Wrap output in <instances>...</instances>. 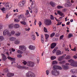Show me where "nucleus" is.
Masks as SVG:
<instances>
[{
  "mask_svg": "<svg viewBox=\"0 0 77 77\" xmlns=\"http://www.w3.org/2000/svg\"><path fill=\"white\" fill-rule=\"evenodd\" d=\"M18 19H21V18H24V16L23 14H19L17 16Z\"/></svg>",
  "mask_w": 77,
  "mask_h": 77,
  "instance_id": "nucleus-14",
  "label": "nucleus"
},
{
  "mask_svg": "<svg viewBox=\"0 0 77 77\" xmlns=\"http://www.w3.org/2000/svg\"><path fill=\"white\" fill-rule=\"evenodd\" d=\"M11 35H14V34H15V31H12L11 32Z\"/></svg>",
  "mask_w": 77,
  "mask_h": 77,
  "instance_id": "nucleus-54",
  "label": "nucleus"
},
{
  "mask_svg": "<svg viewBox=\"0 0 77 77\" xmlns=\"http://www.w3.org/2000/svg\"><path fill=\"white\" fill-rule=\"evenodd\" d=\"M37 60L38 62H39V57H37Z\"/></svg>",
  "mask_w": 77,
  "mask_h": 77,
  "instance_id": "nucleus-62",
  "label": "nucleus"
},
{
  "mask_svg": "<svg viewBox=\"0 0 77 77\" xmlns=\"http://www.w3.org/2000/svg\"><path fill=\"white\" fill-rule=\"evenodd\" d=\"M57 62L56 61H53L52 63V65H54V64H57Z\"/></svg>",
  "mask_w": 77,
  "mask_h": 77,
  "instance_id": "nucleus-39",
  "label": "nucleus"
},
{
  "mask_svg": "<svg viewBox=\"0 0 77 77\" xmlns=\"http://www.w3.org/2000/svg\"><path fill=\"white\" fill-rule=\"evenodd\" d=\"M53 70L51 71V73L53 75H58L59 74V71H57L56 69H62V67L59 66L54 65L53 66Z\"/></svg>",
  "mask_w": 77,
  "mask_h": 77,
  "instance_id": "nucleus-1",
  "label": "nucleus"
},
{
  "mask_svg": "<svg viewBox=\"0 0 77 77\" xmlns=\"http://www.w3.org/2000/svg\"><path fill=\"white\" fill-rule=\"evenodd\" d=\"M31 38L33 40H34V41H35V39H36V37L35 35H33L31 36Z\"/></svg>",
  "mask_w": 77,
  "mask_h": 77,
  "instance_id": "nucleus-32",
  "label": "nucleus"
},
{
  "mask_svg": "<svg viewBox=\"0 0 77 77\" xmlns=\"http://www.w3.org/2000/svg\"><path fill=\"white\" fill-rule=\"evenodd\" d=\"M17 68H19V69H21V68H23V69H27V68H27L25 66H21L19 65L17 66Z\"/></svg>",
  "mask_w": 77,
  "mask_h": 77,
  "instance_id": "nucleus-10",
  "label": "nucleus"
},
{
  "mask_svg": "<svg viewBox=\"0 0 77 77\" xmlns=\"http://www.w3.org/2000/svg\"><path fill=\"white\" fill-rule=\"evenodd\" d=\"M14 21L15 22H19L20 21V20L16 19L14 20Z\"/></svg>",
  "mask_w": 77,
  "mask_h": 77,
  "instance_id": "nucleus-57",
  "label": "nucleus"
},
{
  "mask_svg": "<svg viewBox=\"0 0 77 77\" xmlns=\"http://www.w3.org/2000/svg\"><path fill=\"white\" fill-rule=\"evenodd\" d=\"M50 18L51 20H54V17L52 15H51L50 16Z\"/></svg>",
  "mask_w": 77,
  "mask_h": 77,
  "instance_id": "nucleus-44",
  "label": "nucleus"
},
{
  "mask_svg": "<svg viewBox=\"0 0 77 77\" xmlns=\"http://www.w3.org/2000/svg\"><path fill=\"white\" fill-rule=\"evenodd\" d=\"M73 58L74 59H77V56L76 55H74L73 57Z\"/></svg>",
  "mask_w": 77,
  "mask_h": 77,
  "instance_id": "nucleus-61",
  "label": "nucleus"
},
{
  "mask_svg": "<svg viewBox=\"0 0 77 77\" xmlns=\"http://www.w3.org/2000/svg\"><path fill=\"white\" fill-rule=\"evenodd\" d=\"M5 6L6 7V9H7L9 10L10 9L9 6V3H6Z\"/></svg>",
  "mask_w": 77,
  "mask_h": 77,
  "instance_id": "nucleus-20",
  "label": "nucleus"
},
{
  "mask_svg": "<svg viewBox=\"0 0 77 77\" xmlns=\"http://www.w3.org/2000/svg\"><path fill=\"white\" fill-rule=\"evenodd\" d=\"M17 57H19V58H20V57H22V55L21 54H18L17 55Z\"/></svg>",
  "mask_w": 77,
  "mask_h": 77,
  "instance_id": "nucleus-51",
  "label": "nucleus"
},
{
  "mask_svg": "<svg viewBox=\"0 0 77 77\" xmlns=\"http://www.w3.org/2000/svg\"><path fill=\"white\" fill-rule=\"evenodd\" d=\"M63 38V35H61L60 38V40L62 39Z\"/></svg>",
  "mask_w": 77,
  "mask_h": 77,
  "instance_id": "nucleus-55",
  "label": "nucleus"
},
{
  "mask_svg": "<svg viewBox=\"0 0 77 77\" xmlns=\"http://www.w3.org/2000/svg\"><path fill=\"white\" fill-rule=\"evenodd\" d=\"M3 26L2 25V24H0V29H3Z\"/></svg>",
  "mask_w": 77,
  "mask_h": 77,
  "instance_id": "nucleus-53",
  "label": "nucleus"
},
{
  "mask_svg": "<svg viewBox=\"0 0 77 77\" xmlns=\"http://www.w3.org/2000/svg\"><path fill=\"white\" fill-rule=\"evenodd\" d=\"M22 63H23L24 65H26L27 63H27L26 61H23Z\"/></svg>",
  "mask_w": 77,
  "mask_h": 77,
  "instance_id": "nucleus-48",
  "label": "nucleus"
},
{
  "mask_svg": "<svg viewBox=\"0 0 77 77\" xmlns=\"http://www.w3.org/2000/svg\"><path fill=\"white\" fill-rule=\"evenodd\" d=\"M30 28H26L25 29V30H26V31H27V32H29V31L30 30Z\"/></svg>",
  "mask_w": 77,
  "mask_h": 77,
  "instance_id": "nucleus-56",
  "label": "nucleus"
},
{
  "mask_svg": "<svg viewBox=\"0 0 77 77\" xmlns=\"http://www.w3.org/2000/svg\"><path fill=\"white\" fill-rule=\"evenodd\" d=\"M4 72H8V69H5L4 70Z\"/></svg>",
  "mask_w": 77,
  "mask_h": 77,
  "instance_id": "nucleus-46",
  "label": "nucleus"
},
{
  "mask_svg": "<svg viewBox=\"0 0 77 77\" xmlns=\"http://www.w3.org/2000/svg\"><path fill=\"white\" fill-rule=\"evenodd\" d=\"M45 39H46L45 42H47V41H48V40H47V39H48V38H49V35L47 34H45Z\"/></svg>",
  "mask_w": 77,
  "mask_h": 77,
  "instance_id": "nucleus-22",
  "label": "nucleus"
},
{
  "mask_svg": "<svg viewBox=\"0 0 77 77\" xmlns=\"http://www.w3.org/2000/svg\"><path fill=\"white\" fill-rule=\"evenodd\" d=\"M44 32H47V29L45 27H44Z\"/></svg>",
  "mask_w": 77,
  "mask_h": 77,
  "instance_id": "nucleus-49",
  "label": "nucleus"
},
{
  "mask_svg": "<svg viewBox=\"0 0 77 77\" xmlns=\"http://www.w3.org/2000/svg\"><path fill=\"white\" fill-rule=\"evenodd\" d=\"M26 13L25 14V15H26L27 16V15H29V11L28 10H26Z\"/></svg>",
  "mask_w": 77,
  "mask_h": 77,
  "instance_id": "nucleus-47",
  "label": "nucleus"
},
{
  "mask_svg": "<svg viewBox=\"0 0 77 77\" xmlns=\"http://www.w3.org/2000/svg\"><path fill=\"white\" fill-rule=\"evenodd\" d=\"M20 35H21V33L18 32L16 33L15 35L17 36H19Z\"/></svg>",
  "mask_w": 77,
  "mask_h": 77,
  "instance_id": "nucleus-37",
  "label": "nucleus"
},
{
  "mask_svg": "<svg viewBox=\"0 0 77 77\" xmlns=\"http://www.w3.org/2000/svg\"><path fill=\"white\" fill-rule=\"evenodd\" d=\"M50 5L52 7H55L56 6V3L53 2V1H51L50 2Z\"/></svg>",
  "mask_w": 77,
  "mask_h": 77,
  "instance_id": "nucleus-15",
  "label": "nucleus"
},
{
  "mask_svg": "<svg viewBox=\"0 0 77 77\" xmlns=\"http://www.w3.org/2000/svg\"><path fill=\"white\" fill-rule=\"evenodd\" d=\"M57 12L59 15H60L61 16H63V13L61 12L60 11H57Z\"/></svg>",
  "mask_w": 77,
  "mask_h": 77,
  "instance_id": "nucleus-23",
  "label": "nucleus"
},
{
  "mask_svg": "<svg viewBox=\"0 0 77 77\" xmlns=\"http://www.w3.org/2000/svg\"><path fill=\"white\" fill-rule=\"evenodd\" d=\"M14 28H19L20 27V25L18 24H16L14 25Z\"/></svg>",
  "mask_w": 77,
  "mask_h": 77,
  "instance_id": "nucleus-25",
  "label": "nucleus"
},
{
  "mask_svg": "<svg viewBox=\"0 0 77 77\" xmlns=\"http://www.w3.org/2000/svg\"><path fill=\"white\" fill-rule=\"evenodd\" d=\"M56 46V43H53L51 44V48L52 49L54 48Z\"/></svg>",
  "mask_w": 77,
  "mask_h": 77,
  "instance_id": "nucleus-9",
  "label": "nucleus"
},
{
  "mask_svg": "<svg viewBox=\"0 0 77 77\" xmlns=\"http://www.w3.org/2000/svg\"><path fill=\"white\" fill-rule=\"evenodd\" d=\"M29 49H30V50H35V47L33 45H30L29 46Z\"/></svg>",
  "mask_w": 77,
  "mask_h": 77,
  "instance_id": "nucleus-12",
  "label": "nucleus"
},
{
  "mask_svg": "<svg viewBox=\"0 0 77 77\" xmlns=\"http://www.w3.org/2000/svg\"><path fill=\"white\" fill-rule=\"evenodd\" d=\"M69 23H70V22L68 21V22H67L66 24V25H69Z\"/></svg>",
  "mask_w": 77,
  "mask_h": 77,
  "instance_id": "nucleus-63",
  "label": "nucleus"
},
{
  "mask_svg": "<svg viewBox=\"0 0 77 77\" xmlns=\"http://www.w3.org/2000/svg\"><path fill=\"white\" fill-rule=\"evenodd\" d=\"M63 68L64 69H68L69 67L66 65H62Z\"/></svg>",
  "mask_w": 77,
  "mask_h": 77,
  "instance_id": "nucleus-13",
  "label": "nucleus"
},
{
  "mask_svg": "<svg viewBox=\"0 0 77 77\" xmlns=\"http://www.w3.org/2000/svg\"><path fill=\"white\" fill-rule=\"evenodd\" d=\"M15 37H11L10 38V41H15Z\"/></svg>",
  "mask_w": 77,
  "mask_h": 77,
  "instance_id": "nucleus-29",
  "label": "nucleus"
},
{
  "mask_svg": "<svg viewBox=\"0 0 77 77\" xmlns=\"http://www.w3.org/2000/svg\"><path fill=\"white\" fill-rule=\"evenodd\" d=\"M26 75L27 77H35V75L31 72H29L27 73L26 74Z\"/></svg>",
  "mask_w": 77,
  "mask_h": 77,
  "instance_id": "nucleus-3",
  "label": "nucleus"
},
{
  "mask_svg": "<svg viewBox=\"0 0 77 77\" xmlns=\"http://www.w3.org/2000/svg\"><path fill=\"white\" fill-rule=\"evenodd\" d=\"M41 38H42V42L43 43L44 42V37L42 35H41Z\"/></svg>",
  "mask_w": 77,
  "mask_h": 77,
  "instance_id": "nucleus-31",
  "label": "nucleus"
},
{
  "mask_svg": "<svg viewBox=\"0 0 77 77\" xmlns=\"http://www.w3.org/2000/svg\"><path fill=\"white\" fill-rule=\"evenodd\" d=\"M72 36V34L71 33L69 34L68 35V38H71Z\"/></svg>",
  "mask_w": 77,
  "mask_h": 77,
  "instance_id": "nucleus-43",
  "label": "nucleus"
},
{
  "mask_svg": "<svg viewBox=\"0 0 77 77\" xmlns=\"http://www.w3.org/2000/svg\"><path fill=\"white\" fill-rule=\"evenodd\" d=\"M57 49H58V48H57V47H56L54 49V50H53V51H52L53 53L54 54L55 53V52L56 51Z\"/></svg>",
  "mask_w": 77,
  "mask_h": 77,
  "instance_id": "nucleus-26",
  "label": "nucleus"
},
{
  "mask_svg": "<svg viewBox=\"0 0 77 77\" xmlns=\"http://www.w3.org/2000/svg\"><path fill=\"white\" fill-rule=\"evenodd\" d=\"M35 3V1H32V3H31V7H32L33 6V5H34Z\"/></svg>",
  "mask_w": 77,
  "mask_h": 77,
  "instance_id": "nucleus-42",
  "label": "nucleus"
},
{
  "mask_svg": "<svg viewBox=\"0 0 77 77\" xmlns=\"http://www.w3.org/2000/svg\"><path fill=\"white\" fill-rule=\"evenodd\" d=\"M59 33H57L55 34V36H56V37H59Z\"/></svg>",
  "mask_w": 77,
  "mask_h": 77,
  "instance_id": "nucleus-60",
  "label": "nucleus"
},
{
  "mask_svg": "<svg viewBox=\"0 0 77 77\" xmlns=\"http://www.w3.org/2000/svg\"><path fill=\"white\" fill-rule=\"evenodd\" d=\"M46 72L47 75H48L49 74V71H48V70H46Z\"/></svg>",
  "mask_w": 77,
  "mask_h": 77,
  "instance_id": "nucleus-52",
  "label": "nucleus"
},
{
  "mask_svg": "<svg viewBox=\"0 0 77 77\" xmlns=\"http://www.w3.org/2000/svg\"><path fill=\"white\" fill-rule=\"evenodd\" d=\"M38 24L39 25V27H41V26L42 25V23H41V22L39 21Z\"/></svg>",
  "mask_w": 77,
  "mask_h": 77,
  "instance_id": "nucleus-50",
  "label": "nucleus"
},
{
  "mask_svg": "<svg viewBox=\"0 0 77 77\" xmlns=\"http://www.w3.org/2000/svg\"><path fill=\"white\" fill-rule=\"evenodd\" d=\"M4 39H5V38H4V37L2 36H0V42H2V41H3L4 40Z\"/></svg>",
  "mask_w": 77,
  "mask_h": 77,
  "instance_id": "nucleus-28",
  "label": "nucleus"
},
{
  "mask_svg": "<svg viewBox=\"0 0 77 77\" xmlns=\"http://www.w3.org/2000/svg\"><path fill=\"white\" fill-rule=\"evenodd\" d=\"M20 42V40H16L15 42V44H19Z\"/></svg>",
  "mask_w": 77,
  "mask_h": 77,
  "instance_id": "nucleus-30",
  "label": "nucleus"
},
{
  "mask_svg": "<svg viewBox=\"0 0 77 77\" xmlns=\"http://www.w3.org/2000/svg\"><path fill=\"white\" fill-rule=\"evenodd\" d=\"M59 63L60 64H61V65L64 64V63H65V61L64 60L62 61H60L59 62Z\"/></svg>",
  "mask_w": 77,
  "mask_h": 77,
  "instance_id": "nucleus-33",
  "label": "nucleus"
},
{
  "mask_svg": "<svg viewBox=\"0 0 77 77\" xmlns=\"http://www.w3.org/2000/svg\"><path fill=\"white\" fill-rule=\"evenodd\" d=\"M57 9H61V8H63V6L60 5H58L57 7Z\"/></svg>",
  "mask_w": 77,
  "mask_h": 77,
  "instance_id": "nucleus-41",
  "label": "nucleus"
},
{
  "mask_svg": "<svg viewBox=\"0 0 77 77\" xmlns=\"http://www.w3.org/2000/svg\"><path fill=\"white\" fill-rule=\"evenodd\" d=\"M7 58L11 61H15V58H12L9 56Z\"/></svg>",
  "mask_w": 77,
  "mask_h": 77,
  "instance_id": "nucleus-21",
  "label": "nucleus"
},
{
  "mask_svg": "<svg viewBox=\"0 0 77 77\" xmlns=\"http://www.w3.org/2000/svg\"><path fill=\"white\" fill-rule=\"evenodd\" d=\"M68 62H70V65L73 66L77 67V62H75L72 59H70L68 60Z\"/></svg>",
  "mask_w": 77,
  "mask_h": 77,
  "instance_id": "nucleus-2",
  "label": "nucleus"
},
{
  "mask_svg": "<svg viewBox=\"0 0 77 77\" xmlns=\"http://www.w3.org/2000/svg\"><path fill=\"white\" fill-rule=\"evenodd\" d=\"M1 10L2 11V12L4 13V12L5 11V8L4 7H3L1 9Z\"/></svg>",
  "mask_w": 77,
  "mask_h": 77,
  "instance_id": "nucleus-38",
  "label": "nucleus"
},
{
  "mask_svg": "<svg viewBox=\"0 0 77 77\" xmlns=\"http://www.w3.org/2000/svg\"><path fill=\"white\" fill-rule=\"evenodd\" d=\"M63 59V56L60 57L59 58H58V60L59 61H61V60H62Z\"/></svg>",
  "mask_w": 77,
  "mask_h": 77,
  "instance_id": "nucleus-27",
  "label": "nucleus"
},
{
  "mask_svg": "<svg viewBox=\"0 0 77 77\" xmlns=\"http://www.w3.org/2000/svg\"><path fill=\"white\" fill-rule=\"evenodd\" d=\"M25 20H26V19L25 18V19H23V21L20 22L21 24H23V25H26L27 23L26 22H25Z\"/></svg>",
  "mask_w": 77,
  "mask_h": 77,
  "instance_id": "nucleus-18",
  "label": "nucleus"
},
{
  "mask_svg": "<svg viewBox=\"0 0 77 77\" xmlns=\"http://www.w3.org/2000/svg\"><path fill=\"white\" fill-rule=\"evenodd\" d=\"M45 23L46 26H50L51 24V21L49 19H46L45 21Z\"/></svg>",
  "mask_w": 77,
  "mask_h": 77,
  "instance_id": "nucleus-4",
  "label": "nucleus"
},
{
  "mask_svg": "<svg viewBox=\"0 0 77 77\" xmlns=\"http://www.w3.org/2000/svg\"><path fill=\"white\" fill-rule=\"evenodd\" d=\"M14 24H11L9 25V28L10 29H12L13 28V27H14Z\"/></svg>",
  "mask_w": 77,
  "mask_h": 77,
  "instance_id": "nucleus-36",
  "label": "nucleus"
},
{
  "mask_svg": "<svg viewBox=\"0 0 77 77\" xmlns=\"http://www.w3.org/2000/svg\"><path fill=\"white\" fill-rule=\"evenodd\" d=\"M56 55H60L61 54V51L59 50H57L56 52Z\"/></svg>",
  "mask_w": 77,
  "mask_h": 77,
  "instance_id": "nucleus-19",
  "label": "nucleus"
},
{
  "mask_svg": "<svg viewBox=\"0 0 77 77\" xmlns=\"http://www.w3.org/2000/svg\"><path fill=\"white\" fill-rule=\"evenodd\" d=\"M17 53L19 54H22L23 53V51L20 50H18L17 51Z\"/></svg>",
  "mask_w": 77,
  "mask_h": 77,
  "instance_id": "nucleus-40",
  "label": "nucleus"
},
{
  "mask_svg": "<svg viewBox=\"0 0 77 77\" xmlns=\"http://www.w3.org/2000/svg\"><path fill=\"white\" fill-rule=\"evenodd\" d=\"M10 50H11L13 51H15V50L13 48H11Z\"/></svg>",
  "mask_w": 77,
  "mask_h": 77,
  "instance_id": "nucleus-59",
  "label": "nucleus"
},
{
  "mask_svg": "<svg viewBox=\"0 0 77 77\" xmlns=\"http://www.w3.org/2000/svg\"><path fill=\"white\" fill-rule=\"evenodd\" d=\"M70 72L73 74H76L77 73V69H73L71 70Z\"/></svg>",
  "mask_w": 77,
  "mask_h": 77,
  "instance_id": "nucleus-16",
  "label": "nucleus"
},
{
  "mask_svg": "<svg viewBox=\"0 0 77 77\" xmlns=\"http://www.w3.org/2000/svg\"><path fill=\"white\" fill-rule=\"evenodd\" d=\"M25 4V1H23L22 2H20L19 3V5L20 6H23Z\"/></svg>",
  "mask_w": 77,
  "mask_h": 77,
  "instance_id": "nucleus-11",
  "label": "nucleus"
},
{
  "mask_svg": "<svg viewBox=\"0 0 77 77\" xmlns=\"http://www.w3.org/2000/svg\"><path fill=\"white\" fill-rule=\"evenodd\" d=\"M14 74L12 73H8L7 74V77H12V76H14Z\"/></svg>",
  "mask_w": 77,
  "mask_h": 77,
  "instance_id": "nucleus-24",
  "label": "nucleus"
},
{
  "mask_svg": "<svg viewBox=\"0 0 77 77\" xmlns=\"http://www.w3.org/2000/svg\"><path fill=\"white\" fill-rule=\"evenodd\" d=\"M65 7H69L71 6V3L69 0H67V2L65 3L64 5Z\"/></svg>",
  "mask_w": 77,
  "mask_h": 77,
  "instance_id": "nucleus-8",
  "label": "nucleus"
},
{
  "mask_svg": "<svg viewBox=\"0 0 77 77\" xmlns=\"http://www.w3.org/2000/svg\"><path fill=\"white\" fill-rule=\"evenodd\" d=\"M27 65L28 66L33 67L35 65V63L29 61L27 62Z\"/></svg>",
  "mask_w": 77,
  "mask_h": 77,
  "instance_id": "nucleus-6",
  "label": "nucleus"
},
{
  "mask_svg": "<svg viewBox=\"0 0 77 77\" xmlns=\"http://www.w3.org/2000/svg\"><path fill=\"white\" fill-rule=\"evenodd\" d=\"M62 24V22H59L58 23V24L57 25V26H59V25H60Z\"/></svg>",
  "mask_w": 77,
  "mask_h": 77,
  "instance_id": "nucleus-64",
  "label": "nucleus"
},
{
  "mask_svg": "<svg viewBox=\"0 0 77 77\" xmlns=\"http://www.w3.org/2000/svg\"><path fill=\"white\" fill-rule=\"evenodd\" d=\"M19 48L22 51H26L27 49L26 47L24 45H20L19 46Z\"/></svg>",
  "mask_w": 77,
  "mask_h": 77,
  "instance_id": "nucleus-7",
  "label": "nucleus"
},
{
  "mask_svg": "<svg viewBox=\"0 0 77 77\" xmlns=\"http://www.w3.org/2000/svg\"><path fill=\"white\" fill-rule=\"evenodd\" d=\"M54 35H55V33L54 32H53L51 34L50 37L51 38H53V36H54Z\"/></svg>",
  "mask_w": 77,
  "mask_h": 77,
  "instance_id": "nucleus-35",
  "label": "nucleus"
},
{
  "mask_svg": "<svg viewBox=\"0 0 77 77\" xmlns=\"http://www.w3.org/2000/svg\"><path fill=\"white\" fill-rule=\"evenodd\" d=\"M70 58H71V56L68 55L66 56V59H69Z\"/></svg>",
  "mask_w": 77,
  "mask_h": 77,
  "instance_id": "nucleus-45",
  "label": "nucleus"
},
{
  "mask_svg": "<svg viewBox=\"0 0 77 77\" xmlns=\"http://www.w3.org/2000/svg\"><path fill=\"white\" fill-rule=\"evenodd\" d=\"M56 57L55 56H52L51 57V60H54V59H56Z\"/></svg>",
  "mask_w": 77,
  "mask_h": 77,
  "instance_id": "nucleus-34",
  "label": "nucleus"
},
{
  "mask_svg": "<svg viewBox=\"0 0 77 77\" xmlns=\"http://www.w3.org/2000/svg\"><path fill=\"white\" fill-rule=\"evenodd\" d=\"M71 50L73 51H76V49H75V47L74 49H71Z\"/></svg>",
  "mask_w": 77,
  "mask_h": 77,
  "instance_id": "nucleus-58",
  "label": "nucleus"
},
{
  "mask_svg": "<svg viewBox=\"0 0 77 77\" xmlns=\"http://www.w3.org/2000/svg\"><path fill=\"white\" fill-rule=\"evenodd\" d=\"M3 35L4 36H6V35H8V36H11V34L10 33L9 31L7 30H5L3 32Z\"/></svg>",
  "mask_w": 77,
  "mask_h": 77,
  "instance_id": "nucleus-5",
  "label": "nucleus"
},
{
  "mask_svg": "<svg viewBox=\"0 0 77 77\" xmlns=\"http://www.w3.org/2000/svg\"><path fill=\"white\" fill-rule=\"evenodd\" d=\"M1 55H2V60L4 61H5V60H6L7 59V58H6V57L5 56V55L2 54H1Z\"/></svg>",
  "mask_w": 77,
  "mask_h": 77,
  "instance_id": "nucleus-17",
  "label": "nucleus"
}]
</instances>
